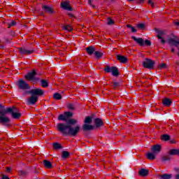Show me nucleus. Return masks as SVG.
<instances>
[{"mask_svg": "<svg viewBox=\"0 0 179 179\" xmlns=\"http://www.w3.org/2000/svg\"><path fill=\"white\" fill-rule=\"evenodd\" d=\"M0 43H1V40H0Z\"/></svg>", "mask_w": 179, "mask_h": 179, "instance_id": "774afa93", "label": "nucleus"}, {"mask_svg": "<svg viewBox=\"0 0 179 179\" xmlns=\"http://www.w3.org/2000/svg\"><path fill=\"white\" fill-rule=\"evenodd\" d=\"M52 148L55 150H59V149H62V145L58 142H55L52 143Z\"/></svg>", "mask_w": 179, "mask_h": 179, "instance_id": "5701e85b", "label": "nucleus"}, {"mask_svg": "<svg viewBox=\"0 0 179 179\" xmlns=\"http://www.w3.org/2000/svg\"><path fill=\"white\" fill-rule=\"evenodd\" d=\"M152 8H155V2L151 4Z\"/></svg>", "mask_w": 179, "mask_h": 179, "instance_id": "bf43d9fd", "label": "nucleus"}, {"mask_svg": "<svg viewBox=\"0 0 179 179\" xmlns=\"http://www.w3.org/2000/svg\"><path fill=\"white\" fill-rule=\"evenodd\" d=\"M92 121H93V117L90 116H87L85 120H84L85 124H92Z\"/></svg>", "mask_w": 179, "mask_h": 179, "instance_id": "7c9ffc66", "label": "nucleus"}, {"mask_svg": "<svg viewBox=\"0 0 179 179\" xmlns=\"http://www.w3.org/2000/svg\"><path fill=\"white\" fill-rule=\"evenodd\" d=\"M155 31L157 33V37L159 38V40H161V43L162 44H166V40H164V38H163L162 36L163 34H164V32L163 31L159 30L157 28H155Z\"/></svg>", "mask_w": 179, "mask_h": 179, "instance_id": "9d476101", "label": "nucleus"}, {"mask_svg": "<svg viewBox=\"0 0 179 179\" xmlns=\"http://www.w3.org/2000/svg\"><path fill=\"white\" fill-rule=\"evenodd\" d=\"M6 114H10L13 120H20L22 117V113L19 112V108L16 106H10L6 109L0 110V124H9L10 119L8 117H5Z\"/></svg>", "mask_w": 179, "mask_h": 179, "instance_id": "f03ea898", "label": "nucleus"}, {"mask_svg": "<svg viewBox=\"0 0 179 179\" xmlns=\"http://www.w3.org/2000/svg\"><path fill=\"white\" fill-rule=\"evenodd\" d=\"M38 13L40 16H44V11H39Z\"/></svg>", "mask_w": 179, "mask_h": 179, "instance_id": "a18cd8bd", "label": "nucleus"}, {"mask_svg": "<svg viewBox=\"0 0 179 179\" xmlns=\"http://www.w3.org/2000/svg\"><path fill=\"white\" fill-rule=\"evenodd\" d=\"M88 3H89V5H90V6L92 5V0H88Z\"/></svg>", "mask_w": 179, "mask_h": 179, "instance_id": "5fc2aeb1", "label": "nucleus"}, {"mask_svg": "<svg viewBox=\"0 0 179 179\" xmlns=\"http://www.w3.org/2000/svg\"><path fill=\"white\" fill-rule=\"evenodd\" d=\"M151 150L153 153H160L162 152V145L157 144L152 146Z\"/></svg>", "mask_w": 179, "mask_h": 179, "instance_id": "dca6fc26", "label": "nucleus"}, {"mask_svg": "<svg viewBox=\"0 0 179 179\" xmlns=\"http://www.w3.org/2000/svg\"><path fill=\"white\" fill-rule=\"evenodd\" d=\"M171 177H173V175L168 173H164L159 176L160 179H171Z\"/></svg>", "mask_w": 179, "mask_h": 179, "instance_id": "bb28decb", "label": "nucleus"}, {"mask_svg": "<svg viewBox=\"0 0 179 179\" xmlns=\"http://www.w3.org/2000/svg\"><path fill=\"white\" fill-rule=\"evenodd\" d=\"M69 3H70L69 1H62L60 3V8H62V9H63L64 10H68L69 12H72V10H73V8L71 7Z\"/></svg>", "mask_w": 179, "mask_h": 179, "instance_id": "0eeeda50", "label": "nucleus"}, {"mask_svg": "<svg viewBox=\"0 0 179 179\" xmlns=\"http://www.w3.org/2000/svg\"><path fill=\"white\" fill-rule=\"evenodd\" d=\"M19 52L22 55H24L26 54L27 55H30V54H33V52H34V50H27L26 48H19Z\"/></svg>", "mask_w": 179, "mask_h": 179, "instance_id": "9b49d317", "label": "nucleus"}, {"mask_svg": "<svg viewBox=\"0 0 179 179\" xmlns=\"http://www.w3.org/2000/svg\"><path fill=\"white\" fill-rule=\"evenodd\" d=\"M175 179H179V174H176V175Z\"/></svg>", "mask_w": 179, "mask_h": 179, "instance_id": "3c124183", "label": "nucleus"}, {"mask_svg": "<svg viewBox=\"0 0 179 179\" xmlns=\"http://www.w3.org/2000/svg\"><path fill=\"white\" fill-rule=\"evenodd\" d=\"M53 99H55V100H61L62 99V96L61 94L56 92L53 94Z\"/></svg>", "mask_w": 179, "mask_h": 179, "instance_id": "c756f323", "label": "nucleus"}, {"mask_svg": "<svg viewBox=\"0 0 179 179\" xmlns=\"http://www.w3.org/2000/svg\"><path fill=\"white\" fill-rule=\"evenodd\" d=\"M62 29H63V30H66L67 31L66 25V26H63Z\"/></svg>", "mask_w": 179, "mask_h": 179, "instance_id": "8fccbe9b", "label": "nucleus"}, {"mask_svg": "<svg viewBox=\"0 0 179 179\" xmlns=\"http://www.w3.org/2000/svg\"><path fill=\"white\" fill-rule=\"evenodd\" d=\"M85 50L88 55H94V52H96V48H94V46L90 45L85 48Z\"/></svg>", "mask_w": 179, "mask_h": 179, "instance_id": "2eb2a0df", "label": "nucleus"}, {"mask_svg": "<svg viewBox=\"0 0 179 179\" xmlns=\"http://www.w3.org/2000/svg\"><path fill=\"white\" fill-rule=\"evenodd\" d=\"M115 22L114 20H113V19L111 18H108V20H107V24L108 26H113V24H114Z\"/></svg>", "mask_w": 179, "mask_h": 179, "instance_id": "c9c22d12", "label": "nucleus"}, {"mask_svg": "<svg viewBox=\"0 0 179 179\" xmlns=\"http://www.w3.org/2000/svg\"><path fill=\"white\" fill-rule=\"evenodd\" d=\"M131 38L134 40V41L136 42L140 47H143L145 45V40L142 38H136V36H131Z\"/></svg>", "mask_w": 179, "mask_h": 179, "instance_id": "ddd939ff", "label": "nucleus"}, {"mask_svg": "<svg viewBox=\"0 0 179 179\" xmlns=\"http://www.w3.org/2000/svg\"><path fill=\"white\" fill-rule=\"evenodd\" d=\"M17 86L20 90H29L30 89V85L23 80V79L18 80L17 83Z\"/></svg>", "mask_w": 179, "mask_h": 179, "instance_id": "423d86ee", "label": "nucleus"}, {"mask_svg": "<svg viewBox=\"0 0 179 179\" xmlns=\"http://www.w3.org/2000/svg\"><path fill=\"white\" fill-rule=\"evenodd\" d=\"M167 68V64L166 63H162L159 66V69H164Z\"/></svg>", "mask_w": 179, "mask_h": 179, "instance_id": "58836bf2", "label": "nucleus"}, {"mask_svg": "<svg viewBox=\"0 0 179 179\" xmlns=\"http://www.w3.org/2000/svg\"><path fill=\"white\" fill-rule=\"evenodd\" d=\"M19 174L21 177H26V176H27V172L24 171H20Z\"/></svg>", "mask_w": 179, "mask_h": 179, "instance_id": "4c0bfd02", "label": "nucleus"}, {"mask_svg": "<svg viewBox=\"0 0 179 179\" xmlns=\"http://www.w3.org/2000/svg\"><path fill=\"white\" fill-rule=\"evenodd\" d=\"M153 3L152 0H148V5H152Z\"/></svg>", "mask_w": 179, "mask_h": 179, "instance_id": "09e8293b", "label": "nucleus"}, {"mask_svg": "<svg viewBox=\"0 0 179 179\" xmlns=\"http://www.w3.org/2000/svg\"><path fill=\"white\" fill-rule=\"evenodd\" d=\"M81 129L83 131V132H87L89 131H93L94 129V127L90 124L85 123L82 126Z\"/></svg>", "mask_w": 179, "mask_h": 179, "instance_id": "f8f14e48", "label": "nucleus"}, {"mask_svg": "<svg viewBox=\"0 0 179 179\" xmlns=\"http://www.w3.org/2000/svg\"><path fill=\"white\" fill-rule=\"evenodd\" d=\"M42 87H48V82L46 80H41Z\"/></svg>", "mask_w": 179, "mask_h": 179, "instance_id": "2f4dec72", "label": "nucleus"}, {"mask_svg": "<svg viewBox=\"0 0 179 179\" xmlns=\"http://www.w3.org/2000/svg\"><path fill=\"white\" fill-rule=\"evenodd\" d=\"M169 141H170V143H171V144L176 143V140L175 139H171V140H169Z\"/></svg>", "mask_w": 179, "mask_h": 179, "instance_id": "de8ad7c7", "label": "nucleus"}, {"mask_svg": "<svg viewBox=\"0 0 179 179\" xmlns=\"http://www.w3.org/2000/svg\"><path fill=\"white\" fill-rule=\"evenodd\" d=\"M129 2H132L134 0H127Z\"/></svg>", "mask_w": 179, "mask_h": 179, "instance_id": "338daca9", "label": "nucleus"}, {"mask_svg": "<svg viewBox=\"0 0 179 179\" xmlns=\"http://www.w3.org/2000/svg\"><path fill=\"white\" fill-rule=\"evenodd\" d=\"M13 26H16V22L13 20L10 24H8V29H10V27Z\"/></svg>", "mask_w": 179, "mask_h": 179, "instance_id": "a19ab883", "label": "nucleus"}, {"mask_svg": "<svg viewBox=\"0 0 179 179\" xmlns=\"http://www.w3.org/2000/svg\"><path fill=\"white\" fill-rule=\"evenodd\" d=\"M42 10H43L45 13H48L49 15H52V13H55V11L54 10V9H52V7L47 6L45 4L42 5Z\"/></svg>", "mask_w": 179, "mask_h": 179, "instance_id": "6e6552de", "label": "nucleus"}, {"mask_svg": "<svg viewBox=\"0 0 179 179\" xmlns=\"http://www.w3.org/2000/svg\"><path fill=\"white\" fill-rule=\"evenodd\" d=\"M70 155H71V153L68 151H63L62 152V159H68V157H69Z\"/></svg>", "mask_w": 179, "mask_h": 179, "instance_id": "c85d7f7f", "label": "nucleus"}, {"mask_svg": "<svg viewBox=\"0 0 179 179\" xmlns=\"http://www.w3.org/2000/svg\"><path fill=\"white\" fill-rule=\"evenodd\" d=\"M67 108L71 111H73L75 110V105L73 103H69L67 104Z\"/></svg>", "mask_w": 179, "mask_h": 179, "instance_id": "72a5a7b5", "label": "nucleus"}, {"mask_svg": "<svg viewBox=\"0 0 179 179\" xmlns=\"http://www.w3.org/2000/svg\"><path fill=\"white\" fill-rule=\"evenodd\" d=\"M171 52H173V53L175 52L174 48L171 49Z\"/></svg>", "mask_w": 179, "mask_h": 179, "instance_id": "e2e57ef3", "label": "nucleus"}, {"mask_svg": "<svg viewBox=\"0 0 179 179\" xmlns=\"http://www.w3.org/2000/svg\"><path fill=\"white\" fill-rule=\"evenodd\" d=\"M176 65H179V62H176Z\"/></svg>", "mask_w": 179, "mask_h": 179, "instance_id": "69168bd1", "label": "nucleus"}, {"mask_svg": "<svg viewBox=\"0 0 179 179\" xmlns=\"http://www.w3.org/2000/svg\"><path fill=\"white\" fill-rule=\"evenodd\" d=\"M118 86H120V83H118V82H114L113 83L114 89H117V87H118Z\"/></svg>", "mask_w": 179, "mask_h": 179, "instance_id": "79ce46f5", "label": "nucleus"}, {"mask_svg": "<svg viewBox=\"0 0 179 179\" xmlns=\"http://www.w3.org/2000/svg\"><path fill=\"white\" fill-rule=\"evenodd\" d=\"M36 75L37 71H36V69H32L24 76V78L26 80L32 82V83H38V82H40V78L36 77Z\"/></svg>", "mask_w": 179, "mask_h": 179, "instance_id": "20e7f679", "label": "nucleus"}, {"mask_svg": "<svg viewBox=\"0 0 179 179\" xmlns=\"http://www.w3.org/2000/svg\"><path fill=\"white\" fill-rule=\"evenodd\" d=\"M69 16L70 17H73V15L72 13H69Z\"/></svg>", "mask_w": 179, "mask_h": 179, "instance_id": "864d4df0", "label": "nucleus"}, {"mask_svg": "<svg viewBox=\"0 0 179 179\" xmlns=\"http://www.w3.org/2000/svg\"><path fill=\"white\" fill-rule=\"evenodd\" d=\"M90 6H92L94 9H96V6L91 4Z\"/></svg>", "mask_w": 179, "mask_h": 179, "instance_id": "6e6d98bb", "label": "nucleus"}, {"mask_svg": "<svg viewBox=\"0 0 179 179\" xmlns=\"http://www.w3.org/2000/svg\"><path fill=\"white\" fill-rule=\"evenodd\" d=\"M94 123L96 128H100L104 125V122H103V120L99 117L94 120Z\"/></svg>", "mask_w": 179, "mask_h": 179, "instance_id": "4468645a", "label": "nucleus"}, {"mask_svg": "<svg viewBox=\"0 0 179 179\" xmlns=\"http://www.w3.org/2000/svg\"><path fill=\"white\" fill-rule=\"evenodd\" d=\"M155 65H156V62L152 59L145 58L143 62V66L145 69H153V68H155Z\"/></svg>", "mask_w": 179, "mask_h": 179, "instance_id": "39448f33", "label": "nucleus"}, {"mask_svg": "<svg viewBox=\"0 0 179 179\" xmlns=\"http://www.w3.org/2000/svg\"><path fill=\"white\" fill-rule=\"evenodd\" d=\"M126 27H127L128 29H131V33H136L137 31L136 29H135V27H132V25L131 24H127Z\"/></svg>", "mask_w": 179, "mask_h": 179, "instance_id": "f704fd0d", "label": "nucleus"}, {"mask_svg": "<svg viewBox=\"0 0 179 179\" xmlns=\"http://www.w3.org/2000/svg\"><path fill=\"white\" fill-rule=\"evenodd\" d=\"M110 73L117 78V76H120V70H118V68L117 66H111V71Z\"/></svg>", "mask_w": 179, "mask_h": 179, "instance_id": "f3484780", "label": "nucleus"}, {"mask_svg": "<svg viewBox=\"0 0 179 179\" xmlns=\"http://www.w3.org/2000/svg\"><path fill=\"white\" fill-rule=\"evenodd\" d=\"M94 55L95 58H97V59H100V58L103 57V56L104 55V53L95 50Z\"/></svg>", "mask_w": 179, "mask_h": 179, "instance_id": "b1692460", "label": "nucleus"}, {"mask_svg": "<svg viewBox=\"0 0 179 179\" xmlns=\"http://www.w3.org/2000/svg\"><path fill=\"white\" fill-rule=\"evenodd\" d=\"M138 29H140V30H143L145 29V24L143 23H138L137 24Z\"/></svg>", "mask_w": 179, "mask_h": 179, "instance_id": "e433bc0d", "label": "nucleus"}, {"mask_svg": "<svg viewBox=\"0 0 179 179\" xmlns=\"http://www.w3.org/2000/svg\"><path fill=\"white\" fill-rule=\"evenodd\" d=\"M170 139H171V137H170V135L169 134H163L161 136V141H162V142H169Z\"/></svg>", "mask_w": 179, "mask_h": 179, "instance_id": "4be33fe9", "label": "nucleus"}, {"mask_svg": "<svg viewBox=\"0 0 179 179\" xmlns=\"http://www.w3.org/2000/svg\"><path fill=\"white\" fill-rule=\"evenodd\" d=\"M2 179H9V176L6 175H2Z\"/></svg>", "mask_w": 179, "mask_h": 179, "instance_id": "c03bdc74", "label": "nucleus"}, {"mask_svg": "<svg viewBox=\"0 0 179 179\" xmlns=\"http://www.w3.org/2000/svg\"><path fill=\"white\" fill-rule=\"evenodd\" d=\"M10 170H11V169L10 167L7 168L8 173H10Z\"/></svg>", "mask_w": 179, "mask_h": 179, "instance_id": "13d9d810", "label": "nucleus"}, {"mask_svg": "<svg viewBox=\"0 0 179 179\" xmlns=\"http://www.w3.org/2000/svg\"><path fill=\"white\" fill-rule=\"evenodd\" d=\"M64 115L66 116V120H71L72 119V117H73V113L71 111H66L64 112Z\"/></svg>", "mask_w": 179, "mask_h": 179, "instance_id": "393cba45", "label": "nucleus"}, {"mask_svg": "<svg viewBox=\"0 0 179 179\" xmlns=\"http://www.w3.org/2000/svg\"><path fill=\"white\" fill-rule=\"evenodd\" d=\"M175 171H179V168H175Z\"/></svg>", "mask_w": 179, "mask_h": 179, "instance_id": "052dcab7", "label": "nucleus"}, {"mask_svg": "<svg viewBox=\"0 0 179 179\" xmlns=\"http://www.w3.org/2000/svg\"><path fill=\"white\" fill-rule=\"evenodd\" d=\"M174 24H176V26H179V22H175Z\"/></svg>", "mask_w": 179, "mask_h": 179, "instance_id": "603ef678", "label": "nucleus"}, {"mask_svg": "<svg viewBox=\"0 0 179 179\" xmlns=\"http://www.w3.org/2000/svg\"><path fill=\"white\" fill-rule=\"evenodd\" d=\"M171 160V155L170 154L162 157V162H170Z\"/></svg>", "mask_w": 179, "mask_h": 179, "instance_id": "cd10ccee", "label": "nucleus"}, {"mask_svg": "<svg viewBox=\"0 0 179 179\" xmlns=\"http://www.w3.org/2000/svg\"><path fill=\"white\" fill-rule=\"evenodd\" d=\"M59 121H65L66 122H60L57 125V130L63 136H78V134L80 132V125L78 124V120L69 119L67 120L65 113L60 114L58 116Z\"/></svg>", "mask_w": 179, "mask_h": 179, "instance_id": "f257e3e1", "label": "nucleus"}, {"mask_svg": "<svg viewBox=\"0 0 179 179\" xmlns=\"http://www.w3.org/2000/svg\"><path fill=\"white\" fill-rule=\"evenodd\" d=\"M104 72H106V73H111V66L107 65L105 66V68L103 69Z\"/></svg>", "mask_w": 179, "mask_h": 179, "instance_id": "473e14b6", "label": "nucleus"}, {"mask_svg": "<svg viewBox=\"0 0 179 179\" xmlns=\"http://www.w3.org/2000/svg\"><path fill=\"white\" fill-rule=\"evenodd\" d=\"M176 47L177 50H178V56L179 57V46H175Z\"/></svg>", "mask_w": 179, "mask_h": 179, "instance_id": "4d7b16f0", "label": "nucleus"}, {"mask_svg": "<svg viewBox=\"0 0 179 179\" xmlns=\"http://www.w3.org/2000/svg\"><path fill=\"white\" fill-rule=\"evenodd\" d=\"M117 59L120 62H121V64H127V62H128V58H127V57L123 55H117Z\"/></svg>", "mask_w": 179, "mask_h": 179, "instance_id": "a211bd4d", "label": "nucleus"}, {"mask_svg": "<svg viewBox=\"0 0 179 179\" xmlns=\"http://www.w3.org/2000/svg\"><path fill=\"white\" fill-rule=\"evenodd\" d=\"M43 165L45 169H52V164L48 159L43 160Z\"/></svg>", "mask_w": 179, "mask_h": 179, "instance_id": "412c9836", "label": "nucleus"}, {"mask_svg": "<svg viewBox=\"0 0 179 179\" xmlns=\"http://www.w3.org/2000/svg\"><path fill=\"white\" fill-rule=\"evenodd\" d=\"M155 152H148L147 153V158L148 160H155L156 159V155L154 154Z\"/></svg>", "mask_w": 179, "mask_h": 179, "instance_id": "a878e982", "label": "nucleus"}, {"mask_svg": "<svg viewBox=\"0 0 179 179\" xmlns=\"http://www.w3.org/2000/svg\"><path fill=\"white\" fill-rule=\"evenodd\" d=\"M138 174L139 176H141V177H146V176L149 175V171L148 169H141L139 171H138Z\"/></svg>", "mask_w": 179, "mask_h": 179, "instance_id": "aec40b11", "label": "nucleus"}, {"mask_svg": "<svg viewBox=\"0 0 179 179\" xmlns=\"http://www.w3.org/2000/svg\"><path fill=\"white\" fill-rule=\"evenodd\" d=\"M26 93L27 94H31V96L28 98L27 101V104L28 106H34V104L38 101V97H42V96H44L45 91L38 87L27 91Z\"/></svg>", "mask_w": 179, "mask_h": 179, "instance_id": "7ed1b4c3", "label": "nucleus"}, {"mask_svg": "<svg viewBox=\"0 0 179 179\" xmlns=\"http://www.w3.org/2000/svg\"><path fill=\"white\" fill-rule=\"evenodd\" d=\"M148 45V47H150V45H152V42H150V41L149 40H145L144 41V45Z\"/></svg>", "mask_w": 179, "mask_h": 179, "instance_id": "ea45409f", "label": "nucleus"}, {"mask_svg": "<svg viewBox=\"0 0 179 179\" xmlns=\"http://www.w3.org/2000/svg\"><path fill=\"white\" fill-rule=\"evenodd\" d=\"M171 103H173V101H171V99H170L169 98H164L162 100V104L165 107H170L171 106Z\"/></svg>", "mask_w": 179, "mask_h": 179, "instance_id": "6ab92c4d", "label": "nucleus"}, {"mask_svg": "<svg viewBox=\"0 0 179 179\" xmlns=\"http://www.w3.org/2000/svg\"><path fill=\"white\" fill-rule=\"evenodd\" d=\"M67 31H72V27L69 25H66Z\"/></svg>", "mask_w": 179, "mask_h": 179, "instance_id": "37998d69", "label": "nucleus"}, {"mask_svg": "<svg viewBox=\"0 0 179 179\" xmlns=\"http://www.w3.org/2000/svg\"><path fill=\"white\" fill-rule=\"evenodd\" d=\"M6 110V108H5V106H3V105H2V104H0V110Z\"/></svg>", "mask_w": 179, "mask_h": 179, "instance_id": "49530a36", "label": "nucleus"}, {"mask_svg": "<svg viewBox=\"0 0 179 179\" xmlns=\"http://www.w3.org/2000/svg\"><path fill=\"white\" fill-rule=\"evenodd\" d=\"M168 43L174 47L179 46V38L177 36H173V38H169L168 39Z\"/></svg>", "mask_w": 179, "mask_h": 179, "instance_id": "1a4fd4ad", "label": "nucleus"}, {"mask_svg": "<svg viewBox=\"0 0 179 179\" xmlns=\"http://www.w3.org/2000/svg\"><path fill=\"white\" fill-rule=\"evenodd\" d=\"M145 0H140V3L144 2Z\"/></svg>", "mask_w": 179, "mask_h": 179, "instance_id": "0e129e2a", "label": "nucleus"}, {"mask_svg": "<svg viewBox=\"0 0 179 179\" xmlns=\"http://www.w3.org/2000/svg\"><path fill=\"white\" fill-rule=\"evenodd\" d=\"M35 174L38 173V171H37V170H35V171L34 172Z\"/></svg>", "mask_w": 179, "mask_h": 179, "instance_id": "680f3d73", "label": "nucleus"}]
</instances>
